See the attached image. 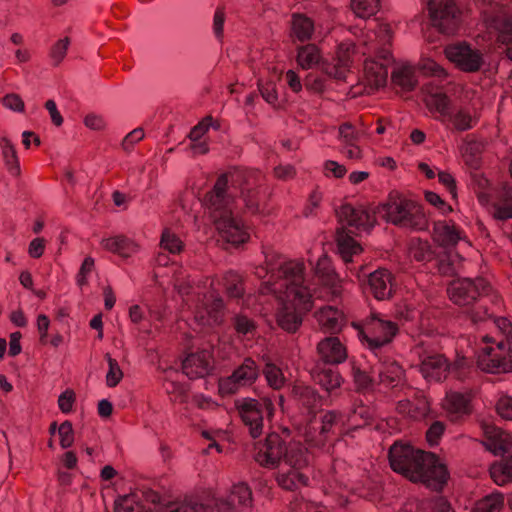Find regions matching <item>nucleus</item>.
<instances>
[{
    "label": "nucleus",
    "mask_w": 512,
    "mask_h": 512,
    "mask_svg": "<svg viewBox=\"0 0 512 512\" xmlns=\"http://www.w3.org/2000/svg\"><path fill=\"white\" fill-rule=\"evenodd\" d=\"M305 265L301 261H287L278 267L279 281L272 284L271 291L277 294L281 307L277 323L289 333L295 332L302 324V314L312 306V291L306 283Z\"/></svg>",
    "instance_id": "obj_1"
},
{
    "label": "nucleus",
    "mask_w": 512,
    "mask_h": 512,
    "mask_svg": "<svg viewBox=\"0 0 512 512\" xmlns=\"http://www.w3.org/2000/svg\"><path fill=\"white\" fill-rule=\"evenodd\" d=\"M391 468L413 482H422L434 491L442 490L448 471L435 454L414 448L410 444L395 442L388 453Z\"/></svg>",
    "instance_id": "obj_2"
},
{
    "label": "nucleus",
    "mask_w": 512,
    "mask_h": 512,
    "mask_svg": "<svg viewBox=\"0 0 512 512\" xmlns=\"http://www.w3.org/2000/svg\"><path fill=\"white\" fill-rule=\"evenodd\" d=\"M228 183V175H220L204 201L221 239L237 246L247 241L248 234L233 216L234 196L229 192Z\"/></svg>",
    "instance_id": "obj_3"
},
{
    "label": "nucleus",
    "mask_w": 512,
    "mask_h": 512,
    "mask_svg": "<svg viewBox=\"0 0 512 512\" xmlns=\"http://www.w3.org/2000/svg\"><path fill=\"white\" fill-rule=\"evenodd\" d=\"M252 492L245 483L234 485L230 494L224 497H213L207 504L199 503L192 497L160 503L154 512H240L241 508L249 507Z\"/></svg>",
    "instance_id": "obj_4"
},
{
    "label": "nucleus",
    "mask_w": 512,
    "mask_h": 512,
    "mask_svg": "<svg viewBox=\"0 0 512 512\" xmlns=\"http://www.w3.org/2000/svg\"><path fill=\"white\" fill-rule=\"evenodd\" d=\"M255 460L263 467L274 469L283 461L286 465L305 467L306 453L299 443H288L279 433H269L264 442L256 444Z\"/></svg>",
    "instance_id": "obj_5"
},
{
    "label": "nucleus",
    "mask_w": 512,
    "mask_h": 512,
    "mask_svg": "<svg viewBox=\"0 0 512 512\" xmlns=\"http://www.w3.org/2000/svg\"><path fill=\"white\" fill-rule=\"evenodd\" d=\"M339 222L356 230H368L373 227L375 219L368 211L350 204L342 205L336 210ZM336 241L339 254L345 263L352 262V257L361 251L360 245L346 232L342 226L336 231Z\"/></svg>",
    "instance_id": "obj_6"
},
{
    "label": "nucleus",
    "mask_w": 512,
    "mask_h": 512,
    "mask_svg": "<svg viewBox=\"0 0 512 512\" xmlns=\"http://www.w3.org/2000/svg\"><path fill=\"white\" fill-rule=\"evenodd\" d=\"M491 287L489 283L481 277L475 279L471 278H458L451 281L448 285L447 292L450 300L461 307L467 309L470 313V318L473 322L482 321L487 315V310L484 307H477L474 310H469L472 305L477 303L482 296L487 295Z\"/></svg>",
    "instance_id": "obj_7"
},
{
    "label": "nucleus",
    "mask_w": 512,
    "mask_h": 512,
    "mask_svg": "<svg viewBox=\"0 0 512 512\" xmlns=\"http://www.w3.org/2000/svg\"><path fill=\"white\" fill-rule=\"evenodd\" d=\"M379 212L392 224L417 230L427 226V219L422 207L398 193H391L388 200L378 207Z\"/></svg>",
    "instance_id": "obj_8"
},
{
    "label": "nucleus",
    "mask_w": 512,
    "mask_h": 512,
    "mask_svg": "<svg viewBox=\"0 0 512 512\" xmlns=\"http://www.w3.org/2000/svg\"><path fill=\"white\" fill-rule=\"evenodd\" d=\"M488 439L486 446L494 455L502 456L499 463H494L490 468L491 478L497 485L512 482V454L505 457L512 447L511 435L496 428L486 431Z\"/></svg>",
    "instance_id": "obj_9"
},
{
    "label": "nucleus",
    "mask_w": 512,
    "mask_h": 512,
    "mask_svg": "<svg viewBox=\"0 0 512 512\" xmlns=\"http://www.w3.org/2000/svg\"><path fill=\"white\" fill-rule=\"evenodd\" d=\"M236 408L242 422L248 428L249 434L253 438H258L263 433L264 418L270 419L275 411L274 404L268 397L238 400Z\"/></svg>",
    "instance_id": "obj_10"
},
{
    "label": "nucleus",
    "mask_w": 512,
    "mask_h": 512,
    "mask_svg": "<svg viewBox=\"0 0 512 512\" xmlns=\"http://www.w3.org/2000/svg\"><path fill=\"white\" fill-rule=\"evenodd\" d=\"M233 185H238L240 197L248 212L256 214L259 212V192L262 175L256 170L237 171L231 175Z\"/></svg>",
    "instance_id": "obj_11"
},
{
    "label": "nucleus",
    "mask_w": 512,
    "mask_h": 512,
    "mask_svg": "<svg viewBox=\"0 0 512 512\" xmlns=\"http://www.w3.org/2000/svg\"><path fill=\"white\" fill-rule=\"evenodd\" d=\"M432 23L441 33L454 34L460 23V12L454 0H429Z\"/></svg>",
    "instance_id": "obj_12"
},
{
    "label": "nucleus",
    "mask_w": 512,
    "mask_h": 512,
    "mask_svg": "<svg viewBox=\"0 0 512 512\" xmlns=\"http://www.w3.org/2000/svg\"><path fill=\"white\" fill-rule=\"evenodd\" d=\"M507 343L504 340L499 341L495 347L488 346L478 356L477 364L479 368L488 373H505L512 370V360L509 358Z\"/></svg>",
    "instance_id": "obj_13"
},
{
    "label": "nucleus",
    "mask_w": 512,
    "mask_h": 512,
    "mask_svg": "<svg viewBox=\"0 0 512 512\" xmlns=\"http://www.w3.org/2000/svg\"><path fill=\"white\" fill-rule=\"evenodd\" d=\"M258 375L259 370L255 361L251 358H246L243 363L234 370L232 375L220 380L219 390L222 394H234L239 388L254 383Z\"/></svg>",
    "instance_id": "obj_14"
},
{
    "label": "nucleus",
    "mask_w": 512,
    "mask_h": 512,
    "mask_svg": "<svg viewBox=\"0 0 512 512\" xmlns=\"http://www.w3.org/2000/svg\"><path fill=\"white\" fill-rule=\"evenodd\" d=\"M397 331L395 323L373 316L365 323L362 335L370 348L375 349L388 344Z\"/></svg>",
    "instance_id": "obj_15"
},
{
    "label": "nucleus",
    "mask_w": 512,
    "mask_h": 512,
    "mask_svg": "<svg viewBox=\"0 0 512 512\" xmlns=\"http://www.w3.org/2000/svg\"><path fill=\"white\" fill-rule=\"evenodd\" d=\"M447 58L466 72L478 71L482 64V54L467 44L450 45L445 50Z\"/></svg>",
    "instance_id": "obj_16"
},
{
    "label": "nucleus",
    "mask_w": 512,
    "mask_h": 512,
    "mask_svg": "<svg viewBox=\"0 0 512 512\" xmlns=\"http://www.w3.org/2000/svg\"><path fill=\"white\" fill-rule=\"evenodd\" d=\"M342 421V414L338 411H327L321 417V423L318 428L314 422H310L305 431V439L313 445H321L327 439L329 433L334 432V428Z\"/></svg>",
    "instance_id": "obj_17"
},
{
    "label": "nucleus",
    "mask_w": 512,
    "mask_h": 512,
    "mask_svg": "<svg viewBox=\"0 0 512 512\" xmlns=\"http://www.w3.org/2000/svg\"><path fill=\"white\" fill-rule=\"evenodd\" d=\"M212 369V355L205 349L189 354L182 363V370L190 379L205 377Z\"/></svg>",
    "instance_id": "obj_18"
},
{
    "label": "nucleus",
    "mask_w": 512,
    "mask_h": 512,
    "mask_svg": "<svg viewBox=\"0 0 512 512\" xmlns=\"http://www.w3.org/2000/svg\"><path fill=\"white\" fill-rule=\"evenodd\" d=\"M223 300L220 297L204 296L200 305L195 311V319L202 325L219 324L222 320Z\"/></svg>",
    "instance_id": "obj_19"
},
{
    "label": "nucleus",
    "mask_w": 512,
    "mask_h": 512,
    "mask_svg": "<svg viewBox=\"0 0 512 512\" xmlns=\"http://www.w3.org/2000/svg\"><path fill=\"white\" fill-rule=\"evenodd\" d=\"M314 274L320 283L329 290L333 298L341 295V280L331 267L330 260L326 255L321 256L317 260L314 266Z\"/></svg>",
    "instance_id": "obj_20"
},
{
    "label": "nucleus",
    "mask_w": 512,
    "mask_h": 512,
    "mask_svg": "<svg viewBox=\"0 0 512 512\" xmlns=\"http://www.w3.org/2000/svg\"><path fill=\"white\" fill-rule=\"evenodd\" d=\"M392 274L386 269H378L369 275L368 283L374 297L378 300L388 299L395 289Z\"/></svg>",
    "instance_id": "obj_21"
},
{
    "label": "nucleus",
    "mask_w": 512,
    "mask_h": 512,
    "mask_svg": "<svg viewBox=\"0 0 512 512\" xmlns=\"http://www.w3.org/2000/svg\"><path fill=\"white\" fill-rule=\"evenodd\" d=\"M448 369L449 364L441 354L426 355L419 365V370L423 377L434 381H441L445 378Z\"/></svg>",
    "instance_id": "obj_22"
},
{
    "label": "nucleus",
    "mask_w": 512,
    "mask_h": 512,
    "mask_svg": "<svg viewBox=\"0 0 512 512\" xmlns=\"http://www.w3.org/2000/svg\"><path fill=\"white\" fill-rule=\"evenodd\" d=\"M317 350L321 359L328 364L341 363L347 357L345 347L336 337H327L320 341Z\"/></svg>",
    "instance_id": "obj_23"
},
{
    "label": "nucleus",
    "mask_w": 512,
    "mask_h": 512,
    "mask_svg": "<svg viewBox=\"0 0 512 512\" xmlns=\"http://www.w3.org/2000/svg\"><path fill=\"white\" fill-rule=\"evenodd\" d=\"M365 78L371 88L379 89L387 83L388 70L386 64L377 60H366L364 64Z\"/></svg>",
    "instance_id": "obj_24"
},
{
    "label": "nucleus",
    "mask_w": 512,
    "mask_h": 512,
    "mask_svg": "<svg viewBox=\"0 0 512 512\" xmlns=\"http://www.w3.org/2000/svg\"><path fill=\"white\" fill-rule=\"evenodd\" d=\"M101 246L105 250L122 257H129L131 253L137 250V245L124 235L102 239Z\"/></svg>",
    "instance_id": "obj_25"
},
{
    "label": "nucleus",
    "mask_w": 512,
    "mask_h": 512,
    "mask_svg": "<svg viewBox=\"0 0 512 512\" xmlns=\"http://www.w3.org/2000/svg\"><path fill=\"white\" fill-rule=\"evenodd\" d=\"M292 395L300 405L307 408L309 412H314L321 406L320 395L311 387L302 384L295 385L292 388Z\"/></svg>",
    "instance_id": "obj_26"
},
{
    "label": "nucleus",
    "mask_w": 512,
    "mask_h": 512,
    "mask_svg": "<svg viewBox=\"0 0 512 512\" xmlns=\"http://www.w3.org/2000/svg\"><path fill=\"white\" fill-rule=\"evenodd\" d=\"M319 325L328 332H336L340 330L342 322V313L332 306L321 308L316 313Z\"/></svg>",
    "instance_id": "obj_27"
},
{
    "label": "nucleus",
    "mask_w": 512,
    "mask_h": 512,
    "mask_svg": "<svg viewBox=\"0 0 512 512\" xmlns=\"http://www.w3.org/2000/svg\"><path fill=\"white\" fill-rule=\"evenodd\" d=\"M290 468L287 472H279L277 476L278 484L286 490H294L299 485H306L308 477L301 472L303 467L288 465Z\"/></svg>",
    "instance_id": "obj_28"
},
{
    "label": "nucleus",
    "mask_w": 512,
    "mask_h": 512,
    "mask_svg": "<svg viewBox=\"0 0 512 512\" xmlns=\"http://www.w3.org/2000/svg\"><path fill=\"white\" fill-rule=\"evenodd\" d=\"M292 36L301 42L311 39L314 32L313 21L303 14H293L291 21Z\"/></svg>",
    "instance_id": "obj_29"
},
{
    "label": "nucleus",
    "mask_w": 512,
    "mask_h": 512,
    "mask_svg": "<svg viewBox=\"0 0 512 512\" xmlns=\"http://www.w3.org/2000/svg\"><path fill=\"white\" fill-rule=\"evenodd\" d=\"M469 403L470 400L467 396L458 392H451L447 394L444 406L455 420L458 417L470 412Z\"/></svg>",
    "instance_id": "obj_30"
},
{
    "label": "nucleus",
    "mask_w": 512,
    "mask_h": 512,
    "mask_svg": "<svg viewBox=\"0 0 512 512\" xmlns=\"http://www.w3.org/2000/svg\"><path fill=\"white\" fill-rule=\"evenodd\" d=\"M491 27L500 32L498 41L506 46L507 57L512 60V23L510 20L496 16L491 19Z\"/></svg>",
    "instance_id": "obj_31"
},
{
    "label": "nucleus",
    "mask_w": 512,
    "mask_h": 512,
    "mask_svg": "<svg viewBox=\"0 0 512 512\" xmlns=\"http://www.w3.org/2000/svg\"><path fill=\"white\" fill-rule=\"evenodd\" d=\"M314 380L326 391H332L341 386L343 381L338 371L331 367H318L314 372Z\"/></svg>",
    "instance_id": "obj_32"
},
{
    "label": "nucleus",
    "mask_w": 512,
    "mask_h": 512,
    "mask_svg": "<svg viewBox=\"0 0 512 512\" xmlns=\"http://www.w3.org/2000/svg\"><path fill=\"white\" fill-rule=\"evenodd\" d=\"M297 63L303 69H311L316 65H320L321 55L318 47L315 44H307L298 47L297 49Z\"/></svg>",
    "instance_id": "obj_33"
},
{
    "label": "nucleus",
    "mask_w": 512,
    "mask_h": 512,
    "mask_svg": "<svg viewBox=\"0 0 512 512\" xmlns=\"http://www.w3.org/2000/svg\"><path fill=\"white\" fill-rule=\"evenodd\" d=\"M414 507L416 512H453L450 504L443 497L411 502L406 505L405 511H412Z\"/></svg>",
    "instance_id": "obj_34"
},
{
    "label": "nucleus",
    "mask_w": 512,
    "mask_h": 512,
    "mask_svg": "<svg viewBox=\"0 0 512 512\" xmlns=\"http://www.w3.org/2000/svg\"><path fill=\"white\" fill-rule=\"evenodd\" d=\"M425 103L431 111L438 112L443 117L450 115V100L441 90H431L427 92Z\"/></svg>",
    "instance_id": "obj_35"
},
{
    "label": "nucleus",
    "mask_w": 512,
    "mask_h": 512,
    "mask_svg": "<svg viewBox=\"0 0 512 512\" xmlns=\"http://www.w3.org/2000/svg\"><path fill=\"white\" fill-rule=\"evenodd\" d=\"M404 378V370L396 362H386L379 371L380 382L391 387L399 385Z\"/></svg>",
    "instance_id": "obj_36"
},
{
    "label": "nucleus",
    "mask_w": 512,
    "mask_h": 512,
    "mask_svg": "<svg viewBox=\"0 0 512 512\" xmlns=\"http://www.w3.org/2000/svg\"><path fill=\"white\" fill-rule=\"evenodd\" d=\"M434 239L441 246L449 247L458 242L459 235L453 225L446 222H437L434 225Z\"/></svg>",
    "instance_id": "obj_37"
},
{
    "label": "nucleus",
    "mask_w": 512,
    "mask_h": 512,
    "mask_svg": "<svg viewBox=\"0 0 512 512\" xmlns=\"http://www.w3.org/2000/svg\"><path fill=\"white\" fill-rule=\"evenodd\" d=\"M0 146L2 149L3 159L8 171L12 175L18 177L21 173V169L14 145L8 138L3 137L0 139Z\"/></svg>",
    "instance_id": "obj_38"
},
{
    "label": "nucleus",
    "mask_w": 512,
    "mask_h": 512,
    "mask_svg": "<svg viewBox=\"0 0 512 512\" xmlns=\"http://www.w3.org/2000/svg\"><path fill=\"white\" fill-rule=\"evenodd\" d=\"M392 82L404 91H411L417 84L415 72L410 66H402L392 72Z\"/></svg>",
    "instance_id": "obj_39"
},
{
    "label": "nucleus",
    "mask_w": 512,
    "mask_h": 512,
    "mask_svg": "<svg viewBox=\"0 0 512 512\" xmlns=\"http://www.w3.org/2000/svg\"><path fill=\"white\" fill-rule=\"evenodd\" d=\"M223 286L230 298H240L244 293L242 277L236 272L229 271L224 275Z\"/></svg>",
    "instance_id": "obj_40"
},
{
    "label": "nucleus",
    "mask_w": 512,
    "mask_h": 512,
    "mask_svg": "<svg viewBox=\"0 0 512 512\" xmlns=\"http://www.w3.org/2000/svg\"><path fill=\"white\" fill-rule=\"evenodd\" d=\"M504 497L500 493H494L479 500L472 512H500L503 507Z\"/></svg>",
    "instance_id": "obj_41"
},
{
    "label": "nucleus",
    "mask_w": 512,
    "mask_h": 512,
    "mask_svg": "<svg viewBox=\"0 0 512 512\" xmlns=\"http://www.w3.org/2000/svg\"><path fill=\"white\" fill-rule=\"evenodd\" d=\"M380 0H351L353 12L361 18H368L377 13Z\"/></svg>",
    "instance_id": "obj_42"
},
{
    "label": "nucleus",
    "mask_w": 512,
    "mask_h": 512,
    "mask_svg": "<svg viewBox=\"0 0 512 512\" xmlns=\"http://www.w3.org/2000/svg\"><path fill=\"white\" fill-rule=\"evenodd\" d=\"M263 374L269 386L273 389H280L285 382L282 370L270 361L265 363Z\"/></svg>",
    "instance_id": "obj_43"
},
{
    "label": "nucleus",
    "mask_w": 512,
    "mask_h": 512,
    "mask_svg": "<svg viewBox=\"0 0 512 512\" xmlns=\"http://www.w3.org/2000/svg\"><path fill=\"white\" fill-rule=\"evenodd\" d=\"M448 117L451 119L454 127L458 131H466L475 125L477 122L476 117H473L468 111L465 109H460L456 113L450 115Z\"/></svg>",
    "instance_id": "obj_44"
},
{
    "label": "nucleus",
    "mask_w": 512,
    "mask_h": 512,
    "mask_svg": "<svg viewBox=\"0 0 512 512\" xmlns=\"http://www.w3.org/2000/svg\"><path fill=\"white\" fill-rule=\"evenodd\" d=\"M371 418L370 409L360 403H355L350 413L347 415L348 423H356L355 427H361L368 423Z\"/></svg>",
    "instance_id": "obj_45"
},
{
    "label": "nucleus",
    "mask_w": 512,
    "mask_h": 512,
    "mask_svg": "<svg viewBox=\"0 0 512 512\" xmlns=\"http://www.w3.org/2000/svg\"><path fill=\"white\" fill-rule=\"evenodd\" d=\"M427 409V402L425 400L420 401L419 406L417 407H414L409 400L399 401L397 405V410L400 413L407 414L413 418L425 415Z\"/></svg>",
    "instance_id": "obj_46"
},
{
    "label": "nucleus",
    "mask_w": 512,
    "mask_h": 512,
    "mask_svg": "<svg viewBox=\"0 0 512 512\" xmlns=\"http://www.w3.org/2000/svg\"><path fill=\"white\" fill-rule=\"evenodd\" d=\"M105 358L109 365V370L106 375V384L108 387H115L123 377V372L120 369L118 362L113 359L110 354H106Z\"/></svg>",
    "instance_id": "obj_47"
},
{
    "label": "nucleus",
    "mask_w": 512,
    "mask_h": 512,
    "mask_svg": "<svg viewBox=\"0 0 512 512\" xmlns=\"http://www.w3.org/2000/svg\"><path fill=\"white\" fill-rule=\"evenodd\" d=\"M70 45L69 37H64L58 40L50 50V58L54 66H58L66 56L68 47Z\"/></svg>",
    "instance_id": "obj_48"
},
{
    "label": "nucleus",
    "mask_w": 512,
    "mask_h": 512,
    "mask_svg": "<svg viewBox=\"0 0 512 512\" xmlns=\"http://www.w3.org/2000/svg\"><path fill=\"white\" fill-rule=\"evenodd\" d=\"M492 215L502 221L512 218V196H507L501 203L494 204Z\"/></svg>",
    "instance_id": "obj_49"
},
{
    "label": "nucleus",
    "mask_w": 512,
    "mask_h": 512,
    "mask_svg": "<svg viewBox=\"0 0 512 512\" xmlns=\"http://www.w3.org/2000/svg\"><path fill=\"white\" fill-rule=\"evenodd\" d=\"M161 246L170 253H178L182 249V242L175 234L165 230L161 237Z\"/></svg>",
    "instance_id": "obj_50"
},
{
    "label": "nucleus",
    "mask_w": 512,
    "mask_h": 512,
    "mask_svg": "<svg viewBox=\"0 0 512 512\" xmlns=\"http://www.w3.org/2000/svg\"><path fill=\"white\" fill-rule=\"evenodd\" d=\"M60 445L63 449L69 448L74 442V431L70 421H64L58 428Z\"/></svg>",
    "instance_id": "obj_51"
},
{
    "label": "nucleus",
    "mask_w": 512,
    "mask_h": 512,
    "mask_svg": "<svg viewBox=\"0 0 512 512\" xmlns=\"http://www.w3.org/2000/svg\"><path fill=\"white\" fill-rule=\"evenodd\" d=\"M258 89L263 99L269 104H276L278 95L276 92V85L273 81H267L266 83L259 82Z\"/></svg>",
    "instance_id": "obj_52"
},
{
    "label": "nucleus",
    "mask_w": 512,
    "mask_h": 512,
    "mask_svg": "<svg viewBox=\"0 0 512 512\" xmlns=\"http://www.w3.org/2000/svg\"><path fill=\"white\" fill-rule=\"evenodd\" d=\"M234 328L239 334H252L255 329V323L245 315H236L234 317Z\"/></svg>",
    "instance_id": "obj_53"
},
{
    "label": "nucleus",
    "mask_w": 512,
    "mask_h": 512,
    "mask_svg": "<svg viewBox=\"0 0 512 512\" xmlns=\"http://www.w3.org/2000/svg\"><path fill=\"white\" fill-rule=\"evenodd\" d=\"M320 68L325 74L335 79L344 80L346 77L347 68L339 63L329 64L323 61Z\"/></svg>",
    "instance_id": "obj_54"
},
{
    "label": "nucleus",
    "mask_w": 512,
    "mask_h": 512,
    "mask_svg": "<svg viewBox=\"0 0 512 512\" xmlns=\"http://www.w3.org/2000/svg\"><path fill=\"white\" fill-rule=\"evenodd\" d=\"M136 495H124L115 501V512H134L136 504Z\"/></svg>",
    "instance_id": "obj_55"
},
{
    "label": "nucleus",
    "mask_w": 512,
    "mask_h": 512,
    "mask_svg": "<svg viewBox=\"0 0 512 512\" xmlns=\"http://www.w3.org/2000/svg\"><path fill=\"white\" fill-rule=\"evenodd\" d=\"M2 103L6 108L13 110L15 112L24 111V102L18 94L10 93L5 95L2 98Z\"/></svg>",
    "instance_id": "obj_56"
},
{
    "label": "nucleus",
    "mask_w": 512,
    "mask_h": 512,
    "mask_svg": "<svg viewBox=\"0 0 512 512\" xmlns=\"http://www.w3.org/2000/svg\"><path fill=\"white\" fill-rule=\"evenodd\" d=\"M75 402V393L73 390H65L58 398L59 409L63 413H69L72 410V406Z\"/></svg>",
    "instance_id": "obj_57"
},
{
    "label": "nucleus",
    "mask_w": 512,
    "mask_h": 512,
    "mask_svg": "<svg viewBox=\"0 0 512 512\" xmlns=\"http://www.w3.org/2000/svg\"><path fill=\"white\" fill-rule=\"evenodd\" d=\"M212 117L204 118L200 123L192 128L189 133V138L192 142L198 141L207 131L211 124Z\"/></svg>",
    "instance_id": "obj_58"
},
{
    "label": "nucleus",
    "mask_w": 512,
    "mask_h": 512,
    "mask_svg": "<svg viewBox=\"0 0 512 512\" xmlns=\"http://www.w3.org/2000/svg\"><path fill=\"white\" fill-rule=\"evenodd\" d=\"M304 85L308 90L320 93L324 90V80L322 77L309 73L304 80Z\"/></svg>",
    "instance_id": "obj_59"
},
{
    "label": "nucleus",
    "mask_w": 512,
    "mask_h": 512,
    "mask_svg": "<svg viewBox=\"0 0 512 512\" xmlns=\"http://www.w3.org/2000/svg\"><path fill=\"white\" fill-rule=\"evenodd\" d=\"M144 138V131L142 128H136L131 131L122 141V147L125 151H130L133 145Z\"/></svg>",
    "instance_id": "obj_60"
},
{
    "label": "nucleus",
    "mask_w": 512,
    "mask_h": 512,
    "mask_svg": "<svg viewBox=\"0 0 512 512\" xmlns=\"http://www.w3.org/2000/svg\"><path fill=\"white\" fill-rule=\"evenodd\" d=\"M496 409L498 414L508 420H512V397H502L498 400Z\"/></svg>",
    "instance_id": "obj_61"
},
{
    "label": "nucleus",
    "mask_w": 512,
    "mask_h": 512,
    "mask_svg": "<svg viewBox=\"0 0 512 512\" xmlns=\"http://www.w3.org/2000/svg\"><path fill=\"white\" fill-rule=\"evenodd\" d=\"M339 134L344 145L353 146V144L357 140V135L353 127L348 123H345L340 126Z\"/></svg>",
    "instance_id": "obj_62"
},
{
    "label": "nucleus",
    "mask_w": 512,
    "mask_h": 512,
    "mask_svg": "<svg viewBox=\"0 0 512 512\" xmlns=\"http://www.w3.org/2000/svg\"><path fill=\"white\" fill-rule=\"evenodd\" d=\"M444 432V424L440 421L434 422L427 430L426 437L430 445L438 443L440 436Z\"/></svg>",
    "instance_id": "obj_63"
},
{
    "label": "nucleus",
    "mask_w": 512,
    "mask_h": 512,
    "mask_svg": "<svg viewBox=\"0 0 512 512\" xmlns=\"http://www.w3.org/2000/svg\"><path fill=\"white\" fill-rule=\"evenodd\" d=\"M498 328L505 335L504 342L508 345V350H512V324L506 318H499L496 320Z\"/></svg>",
    "instance_id": "obj_64"
}]
</instances>
